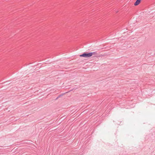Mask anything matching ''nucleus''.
Segmentation results:
<instances>
[{
    "mask_svg": "<svg viewBox=\"0 0 155 155\" xmlns=\"http://www.w3.org/2000/svg\"><path fill=\"white\" fill-rule=\"evenodd\" d=\"M91 53L90 52L88 53L85 52L83 53V54L80 55V56L84 58H88L91 56Z\"/></svg>",
    "mask_w": 155,
    "mask_h": 155,
    "instance_id": "f257e3e1",
    "label": "nucleus"
},
{
    "mask_svg": "<svg viewBox=\"0 0 155 155\" xmlns=\"http://www.w3.org/2000/svg\"><path fill=\"white\" fill-rule=\"evenodd\" d=\"M141 0H137L135 2L134 4L135 6H137L138 5L140 2Z\"/></svg>",
    "mask_w": 155,
    "mask_h": 155,
    "instance_id": "f03ea898",
    "label": "nucleus"
},
{
    "mask_svg": "<svg viewBox=\"0 0 155 155\" xmlns=\"http://www.w3.org/2000/svg\"><path fill=\"white\" fill-rule=\"evenodd\" d=\"M64 94H60V95H59L56 98V99H55V100H57V99H58V98H60V97H61V96H62L63 95H64Z\"/></svg>",
    "mask_w": 155,
    "mask_h": 155,
    "instance_id": "7ed1b4c3",
    "label": "nucleus"
},
{
    "mask_svg": "<svg viewBox=\"0 0 155 155\" xmlns=\"http://www.w3.org/2000/svg\"><path fill=\"white\" fill-rule=\"evenodd\" d=\"M91 53V56H92L93 54H97V53L96 52H90Z\"/></svg>",
    "mask_w": 155,
    "mask_h": 155,
    "instance_id": "20e7f679",
    "label": "nucleus"
},
{
    "mask_svg": "<svg viewBox=\"0 0 155 155\" xmlns=\"http://www.w3.org/2000/svg\"><path fill=\"white\" fill-rule=\"evenodd\" d=\"M72 90H71L70 91H72Z\"/></svg>",
    "mask_w": 155,
    "mask_h": 155,
    "instance_id": "39448f33",
    "label": "nucleus"
}]
</instances>
